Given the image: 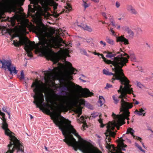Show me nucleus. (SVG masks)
<instances>
[{"label": "nucleus", "mask_w": 153, "mask_h": 153, "mask_svg": "<svg viewBox=\"0 0 153 153\" xmlns=\"http://www.w3.org/2000/svg\"><path fill=\"white\" fill-rule=\"evenodd\" d=\"M144 112V110L142 108L139 109V111H138L137 109L136 110L134 111V113L135 114L138 115H142L143 114V116H145V113H143Z\"/></svg>", "instance_id": "22"}, {"label": "nucleus", "mask_w": 153, "mask_h": 153, "mask_svg": "<svg viewBox=\"0 0 153 153\" xmlns=\"http://www.w3.org/2000/svg\"><path fill=\"white\" fill-rule=\"evenodd\" d=\"M30 116L31 119H32L33 118V117L32 115H30Z\"/></svg>", "instance_id": "55"}, {"label": "nucleus", "mask_w": 153, "mask_h": 153, "mask_svg": "<svg viewBox=\"0 0 153 153\" xmlns=\"http://www.w3.org/2000/svg\"><path fill=\"white\" fill-rule=\"evenodd\" d=\"M82 109L80 108H77L75 110V112L78 114V117H79L82 114Z\"/></svg>", "instance_id": "26"}, {"label": "nucleus", "mask_w": 153, "mask_h": 153, "mask_svg": "<svg viewBox=\"0 0 153 153\" xmlns=\"http://www.w3.org/2000/svg\"><path fill=\"white\" fill-rule=\"evenodd\" d=\"M83 3L82 4V5L83 7H84L85 9L88 7L89 6V4L87 3L84 0H82Z\"/></svg>", "instance_id": "28"}, {"label": "nucleus", "mask_w": 153, "mask_h": 153, "mask_svg": "<svg viewBox=\"0 0 153 153\" xmlns=\"http://www.w3.org/2000/svg\"><path fill=\"white\" fill-rule=\"evenodd\" d=\"M47 60H50L53 62V65H56L58 66L57 67H54L53 69L51 71H45V76L49 77L50 75L52 74L56 73L59 70V66L61 65L62 64L60 62H59V60L62 59L65 60L66 58H46Z\"/></svg>", "instance_id": "8"}, {"label": "nucleus", "mask_w": 153, "mask_h": 153, "mask_svg": "<svg viewBox=\"0 0 153 153\" xmlns=\"http://www.w3.org/2000/svg\"><path fill=\"white\" fill-rule=\"evenodd\" d=\"M0 63L2 64L1 68H4L5 70L8 69L10 70V68L12 66V61L10 60H6L4 59H0Z\"/></svg>", "instance_id": "12"}, {"label": "nucleus", "mask_w": 153, "mask_h": 153, "mask_svg": "<svg viewBox=\"0 0 153 153\" xmlns=\"http://www.w3.org/2000/svg\"><path fill=\"white\" fill-rule=\"evenodd\" d=\"M122 29L124 31L127 32L130 38H132L133 37L134 34V32L132 31L129 27L124 26L122 27Z\"/></svg>", "instance_id": "14"}, {"label": "nucleus", "mask_w": 153, "mask_h": 153, "mask_svg": "<svg viewBox=\"0 0 153 153\" xmlns=\"http://www.w3.org/2000/svg\"><path fill=\"white\" fill-rule=\"evenodd\" d=\"M131 56H134V54L133 53H132V54H131Z\"/></svg>", "instance_id": "53"}, {"label": "nucleus", "mask_w": 153, "mask_h": 153, "mask_svg": "<svg viewBox=\"0 0 153 153\" xmlns=\"http://www.w3.org/2000/svg\"><path fill=\"white\" fill-rule=\"evenodd\" d=\"M33 91L35 93L33 96V103L36 105L37 108H39L43 112H46L48 114H53L51 119L62 131L65 137L63 141L69 146L73 147L76 151H77L78 147L83 153H93V151L84 144V143L87 141L76 132L73 126L71 125V122L61 115V112H67L76 105L72 99L66 96L54 94L55 100L59 102L60 110L57 114H53L51 111V110H54L52 105L49 103L43 102L44 100L42 89H33Z\"/></svg>", "instance_id": "1"}, {"label": "nucleus", "mask_w": 153, "mask_h": 153, "mask_svg": "<svg viewBox=\"0 0 153 153\" xmlns=\"http://www.w3.org/2000/svg\"><path fill=\"white\" fill-rule=\"evenodd\" d=\"M8 150L6 153H13L16 152V153H24V147L23 144H18L10 143L7 147Z\"/></svg>", "instance_id": "7"}, {"label": "nucleus", "mask_w": 153, "mask_h": 153, "mask_svg": "<svg viewBox=\"0 0 153 153\" xmlns=\"http://www.w3.org/2000/svg\"><path fill=\"white\" fill-rule=\"evenodd\" d=\"M80 119L81 121H82V122L83 123V125H82V128L81 129L84 130L85 129V127L87 126L86 121H85L84 117L83 116L81 117Z\"/></svg>", "instance_id": "23"}, {"label": "nucleus", "mask_w": 153, "mask_h": 153, "mask_svg": "<svg viewBox=\"0 0 153 153\" xmlns=\"http://www.w3.org/2000/svg\"><path fill=\"white\" fill-rule=\"evenodd\" d=\"M131 60L132 61L137 62L138 61H137V58H131Z\"/></svg>", "instance_id": "43"}, {"label": "nucleus", "mask_w": 153, "mask_h": 153, "mask_svg": "<svg viewBox=\"0 0 153 153\" xmlns=\"http://www.w3.org/2000/svg\"><path fill=\"white\" fill-rule=\"evenodd\" d=\"M120 28V25H118L117 26V29H119Z\"/></svg>", "instance_id": "49"}, {"label": "nucleus", "mask_w": 153, "mask_h": 153, "mask_svg": "<svg viewBox=\"0 0 153 153\" xmlns=\"http://www.w3.org/2000/svg\"><path fill=\"white\" fill-rule=\"evenodd\" d=\"M122 140L123 139L122 138H120V144H122Z\"/></svg>", "instance_id": "50"}, {"label": "nucleus", "mask_w": 153, "mask_h": 153, "mask_svg": "<svg viewBox=\"0 0 153 153\" xmlns=\"http://www.w3.org/2000/svg\"><path fill=\"white\" fill-rule=\"evenodd\" d=\"M129 82L130 81L124 84V87L122 85L120 86V89L117 91L118 93H120V95L118 96L116 95L112 97L114 102L115 104H117L120 100V112L122 113L118 115L126 118L127 120H129V117L130 116L129 110L133 107L132 102H128L124 100L125 99H126V96L127 94H130L133 91V89L131 88V85L129 84Z\"/></svg>", "instance_id": "4"}, {"label": "nucleus", "mask_w": 153, "mask_h": 153, "mask_svg": "<svg viewBox=\"0 0 153 153\" xmlns=\"http://www.w3.org/2000/svg\"><path fill=\"white\" fill-rule=\"evenodd\" d=\"M137 86L140 88H142L144 87L143 85L140 82L136 81Z\"/></svg>", "instance_id": "30"}, {"label": "nucleus", "mask_w": 153, "mask_h": 153, "mask_svg": "<svg viewBox=\"0 0 153 153\" xmlns=\"http://www.w3.org/2000/svg\"><path fill=\"white\" fill-rule=\"evenodd\" d=\"M134 119H133L132 120V122H133Z\"/></svg>", "instance_id": "61"}, {"label": "nucleus", "mask_w": 153, "mask_h": 153, "mask_svg": "<svg viewBox=\"0 0 153 153\" xmlns=\"http://www.w3.org/2000/svg\"><path fill=\"white\" fill-rule=\"evenodd\" d=\"M117 40L118 42L123 43L125 45H127L129 44L128 39L122 36L118 37L117 38Z\"/></svg>", "instance_id": "18"}, {"label": "nucleus", "mask_w": 153, "mask_h": 153, "mask_svg": "<svg viewBox=\"0 0 153 153\" xmlns=\"http://www.w3.org/2000/svg\"><path fill=\"white\" fill-rule=\"evenodd\" d=\"M133 102L132 103L134 105H138L139 104V102L136 100L135 99H133Z\"/></svg>", "instance_id": "40"}, {"label": "nucleus", "mask_w": 153, "mask_h": 153, "mask_svg": "<svg viewBox=\"0 0 153 153\" xmlns=\"http://www.w3.org/2000/svg\"><path fill=\"white\" fill-rule=\"evenodd\" d=\"M138 68V71H139L141 73H145V72L144 71V70L141 67H137Z\"/></svg>", "instance_id": "35"}, {"label": "nucleus", "mask_w": 153, "mask_h": 153, "mask_svg": "<svg viewBox=\"0 0 153 153\" xmlns=\"http://www.w3.org/2000/svg\"><path fill=\"white\" fill-rule=\"evenodd\" d=\"M117 153H124L121 151H120Z\"/></svg>", "instance_id": "56"}, {"label": "nucleus", "mask_w": 153, "mask_h": 153, "mask_svg": "<svg viewBox=\"0 0 153 153\" xmlns=\"http://www.w3.org/2000/svg\"><path fill=\"white\" fill-rule=\"evenodd\" d=\"M14 12H15V13L16 12V10H14Z\"/></svg>", "instance_id": "64"}, {"label": "nucleus", "mask_w": 153, "mask_h": 153, "mask_svg": "<svg viewBox=\"0 0 153 153\" xmlns=\"http://www.w3.org/2000/svg\"><path fill=\"white\" fill-rule=\"evenodd\" d=\"M121 150L123 151L126 150V149L124 148H121Z\"/></svg>", "instance_id": "52"}, {"label": "nucleus", "mask_w": 153, "mask_h": 153, "mask_svg": "<svg viewBox=\"0 0 153 153\" xmlns=\"http://www.w3.org/2000/svg\"><path fill=\"white\" fill-rule=\"evenodd\" d=\"M126 10L128 12L132 14L136 15L138 14V12L137 10L131 5H127Z\"/></svg>", "instance_id": "13"}, {"label": "nucleus", "mask_w": 153, "mask_h": 153, "mask_svg": "<svg viewBox=\"0 0 153 153\" xmlns=\"http://www.w3.org/2000/svg\"><path fill=\"white\" fill-rule=\"evenodd\" d=\"M112 116L115 120L114 121V125L117 128L118 130L120 129V127L123 124H125L124 120L126 119V118L121 117L113 113Z\"/></svg>", "instance_id": "10"}, {"label": "nucleus", "mask_w": 153, "mask_h": 153, "mask_svg": "<svg viewBox=\"0 0 153 153\" xmlns=\"http://www.w3.org/2000/svg\"><path fill=\"white\" fill-rule=\"evenodd\" d=\"M2 109L3 111L8 114L9 116V118H10V113L7 111L6 107L5 106H4L2 108Z\"/></svg>", "instance_id": "34"}, {"label": "nucleus", "mask_w": 153, "mask_h": 153, "mask_svg": "<svg viewBox=\"0 0 153 153\" xmlns=\"http://www.w3.org/2000/svg\"><path fill=\"white\" fill-rule=\"evenodd\" d=\"M66 65L68 68V70L66 72L62 74L59 80V82L62 84L59 87V88L61 89L62 92L66 91L71 93L79 91L82 88L79 85L70 81L69 82V84L72 87L71 88L68 86V84H66V82L70 81L73 79L72 75L76 74L77 72V70L73 67L70 62H67Z\"/></svg>", "instance_id": "5"}, {"label": "nucleus", "mask_w": 153, "mask_h": 153, "mask_svg": "<svg viewBox=\"0 0 153 153\" xmlns=\"http://www.w3.org/2000/svg\"><path fill=\"white\" fill-rule=\"evenodd\" d=\"M120 4L119 2L117 1L116 2V6L117 8H118L120 6Z\"/></svg>", "instance_id": "41"}, {"label": "nucleus", "mask_w": 153, "mask_h": 153, "mask_svg": "<svg viewBox=\"0 0 153 153\" xmlns=\"http://www.w3.org/2000/svg\"><path fill=\"white\" fill-rule=\"evenodd\" d=\"M104 17L106 19H108V17H107L106 16Z\"/></svg>", "instance_id": "58"}, {"label": "nucleus", "mask_w": 153, "mask_h": 153, "mask_svg": "<svg viewBox=\"0 0 153 153\" xmlns=\"http://www.w3.org/2000/svg\"><path fill=\"white\" fill-rule=\"evenodd\" d=\"M133 91H132V92H131V93L130 94H131V93H132V94L133 95V97H135V96L134 95V94L133 93Z\"/></svg>", "instance_id": "51"}, {"label": "nucleus", "mask_w": 153, "mask_h": 153, "mask_svg": "<svg viewBox=\"0 0 153 153\" xmlns=\"http://www.w3.org/2000/svg\"><path fill=\"white\" fill-rule=\"evenodd\" d=\"M112 87V85L109 83L106 84V86L105 88V89H108L109 88H111Z\"/></svg>", "instance_id": "37"}, {"label": "nucleus", "mask_w": 153, "mask_h": 153, "mask_svg": "<svg viewBox=\"0 0 153 153\" xmlns=\"http://www.w3.org/2000/svg\"><path fill=\"white\" fill-rule=\"evenodd\" d=\"M28 56H30V57H31V55L30 54H28Z\"/></svg>", "instance_id": "57"}, {"label": "nucleus", "mask_w": 153, "mask_h": 153, "mask_svg": "<svg viewBox=\"0 0 153 153\" xmlns=\"http://www.w3.org/2000/svg\"><path fill=\"white\" fill-rule=\"evenodd\" d=\"M10 70H8L10 72V74H16L18 73V71L16 69V67L15 66L13 67L12 65L10 68Z\"/></svg>", "instance_id": "24"}, {"label": "nucleus", "mask_w": 153, "mask_h": 153, "mask_svg": "<svg viewBox=\"0 0 153 153\" xmlns=\"http://www.w3.org/2000/svg\"><path fill=\"white\" fill-rule=\"evenodd\" d=\"M78 26L84 30H88L90 32L92 31V29L90 27L86 25L82 24L80 25H78Z\"/></svg>", "instance_id": "21"}, {"label": "nucleus", "mask_w": 153, "mask_h": 153, "mask_svg": "<svg viewBox=\"0 0 153 153\" xmlns=\"http://www.w3.org/2000/svg\"><path fill=\"white\" fill-rule=\"evenodd\" d=\"M102 115L101 114H100L99 115V117L100 118V119L98 120V121L101 124V127L103 128L104 126V125L102 123V120L101 118V117Z\"/></svg>", "instance_id": "29"}, {"label": "nucleus", "mask_w": 153, "mask_h": 153, "mask_svg": "<svg viewBox=\"0 0 153 153\" xmlns=\"http://www.w3.org/2000/svg\"><path fill=\"white\" fill-rule=\"evenodd\" d=\"M129 120V119L128 120V121H127V123L128 124H129V122L128 121V120Z\"/></svg>", "instance_id": "59"}, {"label": "nucleus", "mask_w": 153, "mask_h": 153, "mask_svg": "<svg viewBox=\"0 0 153 153\" xmlns=\"http://www.w3.org/2000/svg\"><path fill=\"white\" fill-rule=\"evenodd\" d=\"M65 9H62V10L60 13H57V14L58 15V16H59V14H61L63 13H64L65 12L67 13H68L71 9V6L68 4H67V6L65 7Z\"/></svg>", "instance_id": "20"}, {"label": "nucleus", "mask_w": 153, "mask_h": 153, "mask_svg": "<svg viewBox=\"0 0 153 153\" xmlns=\"http://www.w3.org/2000/svg\"><path fill=\"white\" fill-rule=\"evenodd\" d=\"M102 23L103 24H104V23H105V22H102Z\"/></svg>", "instance_id": "63"}, {"label": "nucleus", "mask_w": 153, "mask_h": 153, "mask_svg": "<svg viewBox=\"0 0 153 153\" xmlns=\"http://www.w3.org/2000/svg\"><path fill=\"white\" fill-rule=\"evenodd\" d=\"M100 44L101 45H103L104 47H105L106 45V43L105 42H104L102 41H101L100 42Z\"/></svg>", "instance_id": "42"}, {"label": "nucleus", "mask_w": 153, "mask_h": 153, "mask_svg": "<svg viewBox=\"0 0 153 153\" xmlns=\"http://www.w3.org/2000/svg\"><path fill=\"white\" fill-rule=\"evenodd\" d=\"M105 102V100L102 96H100L99 100L98 102V105L101 106Z\"/></svg>", "instance_id": "25"}, {"label": "nucleus", "mask_w": 153, "mask_h": 153, "mask_svg": "<svg viewBox=\"0 0 153 153\" xmlns=\"http://www.w3.org/2000/svg\"><path fill=\"white\" fill-rule=\"evenodd\" d=\"M103 61L106 63L108 64H112L114 66L112 70L115 72L113 74L104 69L103 73L104 74L108 75H113L111 82L114 83L115 80H119L122 85H124L129 81L123 73L122 68L126 65V63L128 62V58H112L111 60H108L106 58H102Z\"/></svg>", "instance_id": "3"}, {"label": "nucleus", "mask_w": 153, "mask_h": 153, "mask_svg": "<svg viewBox=\"0 0 153 153\" xmlns=\"http://www.w3.org/2000/svg\"><path fill=\"white\" fill-rule=\"evenodd\" d=\"M121 18H119L118 19V20H121Z\"/></svg>", "instance_id": "60"}, {"label": "nucleus", "mask_w": 153, "mask_h": 153, "mask_svg": "<svg viewBox=\"0 0 153 153\" xmlns=\"http://www.w3.org/2000/svg\"><path fill=\"white\" fill-rule=\"evenodd\" d=\"M110 31L112 33L113 35H114L115 32L112 28H111Z\"/></svg>", "instance_id": "45"}, {"label": "nucleus", "mask_w": 153, "mask_h": 153, "mask_svg": "<svg viewBox=\"0 0 153 153\" xmlns=\"http://www.w3.org/2000/svg\"><path fill=\"white\" fill-rule=\"evenodd\" d=\"M114 122L113 123L111 122H109L108 123L106 127L107 130L105 134L106 137V139H108L109 141L111 140L110 137L114 138L116 134V132L112 131V130H114L116 127L114 125Z\"/></svg>", "instance_id": "9"}, {"label": "nucleus", "mask_w": 153, "mask_h": 153, "mask_svg": "<svg viewBox=\"0 0 153 153\" xmlns=\"http://www.w3.org/2000/svg\"><path fill=\"white\" fill-rule=\"evenodd\" d=\"M82 52L86 56H89L87 54L86 52V51L85 50H83L82 51Z\"/></svg>", "instance_id": "44"}, {"label": "nucleus", "mask_w": 153, "mask_h": 153, "mask_svg": "<svg viewBox=\"0 0 153 153\" xmlns=\"http://www.w3.org/2000/svg\"><path fill=\"white\" fill-rule=\"evenodd\" d=\"M99 114V113L98 112H95L92 113L91 116V117L95 118L97 117Z\"/></svg>", "instance_id": "32"}, {"label": "nucleus", "mask_w": 153, "mask_h": 153, "mask_svg": "<svg viewBox=\"0 0 153 153\" xmlns=\"http://www.w3.org/2000/svg\"><path fill=\"white\" fill-rule=\"evenodd\" d=\"M146 45L148 46L149 48H150V45H149L147 43H146Z\"/></svg>", "instance_id": "54"}, {"label": "nucleus", "mask_w": 153, "mask_h": 153, "mask_svg": "<svg viewBox=\"0 0 153 153\" xmlns=\"http://www.w3.org/2000/svg\"><path fill=\"white\" fill-rule=\"evenodd\" d=\"M111 23L112 25L114 27H116V25H115V22L113 21H112L111 22Z\"/></svg>", "instance_id": "46"}, {"label": "nucleus", "mask_w": 153, "mask_h": 153, "mask_svg": "<svg viewBox=\"0 0 153 153\" xmlns=\"http://www.w3.org/2000/svg\"><path fill=\"white\" fill-rule=\"evenodd\" d=\"M81 76L82 77H80L79 78V79L80 80H81L82 81V82H86V81L84 80L83 79H85V78H86V76L83 75H82Z\"/></svg>", "instance_id": "36"}, {"label": "nucleus", "mask_w": 153, "mask_h": 153, "mask_svg": "<svg viewBox=\"0 0 153 153\" xmlns=\"http://www.w3.org/2000/svg\"><path fill=\"white\" fill-rule=\"evenodd\" d=\"M20 80L25 79L24 74L23 71H22L20 74V77L19 78Z\"/></svg>", "instance_id": "31"}, {"label": "nucleus", "mask_w": 153, "mask_h": 153, "mask_svg": "<svg viewBox=\"0 0 153 153\" xmlns=\"http://www.w3.org/2000/svg\"><path fill=\"white\" fill-rule=\"evenodd\" d=\"M92 53L94 54L95 55H97L98 56H101L102 57H105L102 54H100L96 52H93Z\"/></svg>", "instance_id": "39"}, {"label": "nucleus", "mask_w": 153, "mask_h": 153, "mask_svg": "<svg viewBox=\"0 0 153 153\" xmlns=\"http://www.w3.org/2000/svg\"><path fill=\"white\" fill-rule=\"evenodd\" d=\"M0 114L2 117V118H1V119L2 120V122L1 123V128L4 130L5 134L9 136V139L10 140V143H13L23 144L13 135L14 134V133L12 132L8 128V125L7 123L6 119L5 117V114L4 113L0 112Z\"/></svg>", "instance_id": "6"}, {"label": "nucleus", "mask_w": 153, "mask_h": 153, "mask_svg": "<svg viewBox=\"0 0 153 153\" xmlns=\"http://www.w3.org/2000/svg\"><path fill=\"white\" fill-rule=\"evenodd\" d=\"M40 42L36 45L34 42H30L27 37H19V41L16 42L14 41L13 44L16 47H19L21 45H25V49L27 52H30L34 49L36 53H38L41 56H44L45 57H70L68 52L65 50L62 47L66 46L67 44L63 40L59 38L56 44V48L59 49L58 52H54L51 48V45L48 42V41L44 38L40 40Z\"/></svg>", "instance_id": "2"}, {"label": "nucleus", "mask_w": 153, "mask_h": 153, "mask_svg": "<svg viewBox=\"0 0 153 153\" xmlns=\"http://www.w3.org/2000/svg\"><path fill=\"white\" fill-rule=\"evenodd\" d=\"M135 146L137 147L140 150L144 152H145V151L142 148V147L140 146L138 144L136 143H135Z\"/></svg>", "instance_id": "33"}, {"label": "nucleus", "mask_w": 153, "mask_h": 153, "mask_svg": "<svg viewBox=\"0 0 153 153\" xmlns=\"http://www.w3.org/2000/svg\"><path fill=\"white\" fill-rule=\"evenodd\" d=\"M124 140H122V144H121L120 145V147L121 148H126L127 147V145H126L124 144L123 143V141Z\"/></svg>", "instance_id": "38"}, {"label": "nucleus", "mask_w": 153, "mask_h": 153, "mask_svg": "<svg viewBox=\"0 0 153 153\" xmlns=\"http://www.w3.org/2000/svg\"><path fill=\"white\" fill-rule=\"evenodd\" d=\"M102 16L104 17H105V16H106V14L105 13L103 12L102 13Z\"/></svg>", "instance_id": "47"}, {"label": "nucleus", "mask_w": 153, "mask_h": 153, "mask_svg": "<svg viewBox=\"0 0 153 153\" xmlns=\"http://www.w3.org/2000/svg\"><path fill=\"white\" fill-rule=\"evenodd\" d=\"M134 131L132 128H129L127 129L126 134H130L133 137V138L134 139L137 140L141 142L142 138H141L134 135Z\"/></svg>", "instance_id": "16"}, {"label": "nucleus", "mask_w": 153, "mask_h": 153, "mask_svg": "<svg viewBox=\"0 0 153 153\" xmlns=\"http://www.w3.org/2000/svg\"><path fill=\"white\" fill-rule=\"evenodd\" d=\"M45 149L46 150H47V148L46 147H45Z\"/></svg>", "instance_id": "62"}, {"label": "nucleus", "mask_w": 153, "mask_h": 153, "mask_svg": "<svg viewBox=\"0 0 153 153\" xmlns=\"http://www.w3.org/2000/svg\"><path fill=\"white\" fill-rule=\"evenodd\" d=\"M94 94L91 92L87 88H85L83 89L82 95L83 97H91Z\"/></svg>", "instance_id": "15"}, {"label": "nucleus", "mask_w": 153, "mask_h": 153, "mask_svg": "<svg viewBox=\"0 0 153 153\" xmlns=\"http://www.w3.org/2000/svg\"><path fill=\"white\" fill-rule=\"evenodd\" d=\"M111 140L109 141L108 139H106V138H105V141L106 144L105 146L109 150H113L114 151H115V149L114 146L113 145H111L110 143H108L109 142H111Z\"/></svg>", "instance_id": "19"}, {"label": "nucleus", "mask_w": 153, "mask_h": 153, "mask_svg": "<svg viewBox=\"0 0 153 153\" xmlns=\"http://www.w3.org/2000/svg\"><path fill=\"white\" fill-rule=\"evenodd\" d=\"M106 41L109 44L113 45L114 44V41L113 40L110 39L108 37L106 38Z\"/></svg>", "instance_id": "27"}, {"label": "nucleus", "mask_w": 153, "mask_h": 153, "mask_svg": "<svg viewBox=\"0 0 153 153\" xmlns=\"http://www.w3.org/2000/svg\"><path fill=\"white\" fill-rule=\"evenodd\" d=\"M36 30L38 34L40 35H42L45 32L44 27H42L40 26H38L35 27Z\"/></svg>", "instance_id": "17"}, {"label": "nucleus", "mask_w": 153, "mask_h": 153, "mask_svg": "<svg viewBox=\"0 0 153 153\" xmlns=\"http://www.w3.org/2000/svg\"><path fill=\"white\" fill-rule=\"evenodd\" d=\"M105 53L107 54L105 56L106 57H123L126 56H127V57H129L127 54L122 51L120 52H118L116 53L109 52H108L107 53L105 52Z\"/></svg>", "instance_id": "11"}, {"label": "nucleus", "mask_w": 153, "mask_h": 153, "mask_svg": "<svg viewBox=\"0 0 153 153\" xmlns=\"http://www.w3.org/2000/svg\"><path fill=\"white\" fill-rule=\"evenodd\" d=\"M142 140L141 142L140 141V142L142 144V145L143 146V147L144 148H145V146L144 145V143L143 142H142Z\"/></svg>", "instance_id": "48"}]
</instances>
